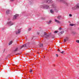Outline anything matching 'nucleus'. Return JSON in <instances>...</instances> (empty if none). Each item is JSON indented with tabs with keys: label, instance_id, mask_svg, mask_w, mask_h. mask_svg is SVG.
Returning a JSON list of instances; mask_svg holds the SVG:
<instances>
[{
	"label": "nucleus",
	"instance_id": "obj_1",
	"mask_svg": "<svg viewBox=\"0 0 79 79\" xmlns=\"http://www.w3.org/2000/svg\"><path fill=\"white\" fill-rule=\"evenodd\" d=\"M41 7L42 8H43V9H49L50 8L49 6L45 5L41 6Z\"/></svg>",
	"mask_w": 79,
	"mask_h": 79
},
{
	"label": "nucleus",
	"instance_id": "obj_2",
	"mask_svg": "<svg viewBox=\"0 0 79 79\" xmlns=\"http://www.w3.org/2000/svg\"><path fill=\"white\" fill-rule=\"evenodd\" d=\"M79 8V4H77L75 6L72 7L73 10H77Z\"/></svg>",
	"mask_w": 79,
	"mask_h": 79
},
{
	"label": "nucleus",
	"instance_id": "obj_3",
	"mask_svg": "<svg viewBox=\"0 0 79 79\" xmlns=\"http://www.w3.org/2000/svg\"><path fill=\"white\" fill-rule=\"evenodd\" d=\"M45 2H46V3H49V4L50 3H52V2H53L52 0H45Z\"/></svg>",
	"mask_w": 79,
	"mask_h": 79
},
{
	"label": "nucleus",
	"instance_id": "obj_4",
	"mask_svg": "<svg viewBox=\"0 0 79 79\" xmlns=\"http://www.w3.org/2000/svg\"><path fill=\"white\" fill-rule=\"evenodd\" d=\"M7 24L9 26H12V25H13V23L11 22L10 21L7 23Z\"/></svg>",
	"mask_w": 79,
	"mask_h": 79
},
{
	"label": "nucleus",
	"instance_id": "obj_5",
	"mask_svg": "<svg viewBox=\"0 0 79 79\" xmlns=\"http://www.w3.org/2000/svg\"><path fill=\"white\" fill-rule=\"evenodd\" d=\"M18 16H19V15L18 14H16L14 16V17L13 18V19H16V18H17V17H18Z\"/></svg>",
	"mask_w": 79,
	"mask_h": 79
},
{
	"label": "nucleus",
	"instance_id": "obj_6",
	"mask_svg": "<svg viewBox=\"0 0 79 79\" xmlns=\"http://www.w3.org/2000/svg\"><path fill=\"white\" fill-rule=\"evenodd\" d=\"M68 37L65 38L64 40V42H66L68 41Z\"/></svg>",
	"mask_w": 79,
	"mask_h": 79
},
{
	"label": "nucleus",
	"instance_id": "obj_7",
	"mask_svg": "<svg viewBox=\"0 0 79 79\" xmlns=\"http://www.w3.org/2000/svg\"><path fill=\"white\" fill-rule=\"evenodd\" d=\"M26 47V44H25L23 46H21V47L20 48V49H22V48H23V47Z\"/></svg>",
	"mask_w": 79,
	"mask_h": 79
},
{
	"label": "nucleus",
	"instance_id": "obj_8",
	"mask_svg": "<svg viewBox=\"0 0 79 79\" xmlns=\"http://www.w3.org/2000/svg\"><path fill=\"white\" fill-rule=\"evenodd\" d=\"M21 32V29H18V31L16 32V34H19Z\"/></svg>",
	"mask_w": 79,
	"mask_h": 79
},
{
	"label": "nucleus",
	"instance_id": "obj_9",
	"mask_svg": "<svg viewBox=\"0 0 79 79\" xmlns=\"http://www.w3.org/2000/svg\"><path fill=\"white\" fill-rule=\"evenodd\" d=\"M55 22H56V23H59V24H60V21L56 20V19H55Z\"/></svg>",
	"mask_w": 79,
	"mask_h": 79
},
{
	"label": "nucleus",
	"instance_id": "obj_10",
	"mask_svg": "<svg viewBox=\"0 0 79 79\" xmlns=\"http://www.w3.org/2000/svg\"><path fill=\"white\" fill-rule=\"evenodd\" d=\"M50 13H54V11H53V9H51L50 10Z\"/></svg>",
	"mask_w": 79,
	"mask_h": 79
},
{
	"label": "nucleus",
	"instance_id": "obj_11",
	"mask_svg": "<svg viewBox=\"0 0 79 79\" xmlns=\"http://www.w3.org/2000/svg\"><path fill=\"white\" fill-rule=\"evenodd\" d=\"M44 35H46V38H47L48 37H49V35H47V33L46 32H44Z\"/></svg>",
	"mask_w": 79,
	"mask_h": 79
},
{
	"label": "nucleus",
	"instance_id": "obj_12",
	"mask_svg": "<svg viewBox=\"0 0 79 79\" xmlns=\"http://www.w3.org/2000/svg\"><path fill=\"white\" fill-rule=\"evenodd\" d=\"M19 50H18V48H16L14 52H16L17 51H18Z\"/></svg>",
	"mask_w": 79,
	"mask_h": 79
},
{
	"label": "nucleus",
	"instance_id": "obj_13",
	"mask_svg": "<svg viewBox=\"0 0 79 79\" xmlns=\"http://www.w3.org/2000/svg\"><path fill=\"white\" fill-rule=\"evenodd\" d=\"M6 13L7 14H9V13H10V10H7L6 11Z\"/></svg>",
	"mask_w": 79,
	"mask_h": 79
},
{
	"label": "nucleus",
	"instance_id": "obj_14",
	"mask_svg": "<svg viewBox=\"0 0 79 79\" xmlns=\"http://www.w3.org/2000/svg\"><path fill=\"white\" fill-rule=\"evenodd\" d=\"M12 43H13V41H11L9 43V45H11Z\"/></svg>",
	"mask_w": 79,
	"mask_h": 79
},
{
	"label": "nucleus",
	"instance_id": "obj_15",
	"mask_svg": "<svg viewBox=\"0 0 79 79\" xmlns=\"http://www.w3.org/2000/svg\"><path fill=\"white\" fill-rule=\"evenodd\" d=\"M60 0L61 2H62L63 3H66L65 1H64V0Z\"/></svg>",
	"mask_w": 79,
	"mask_h": 79
},
{
	"label": "nucleus",
	"instance_id": "obj_16",
	"mask_svg": "<svg viewBox=\"0 0 79 79\" xmlns=\"http://www.w3.org/2000/svg\"><path fill=\"white\" fill-rule=\"evenodd\" d=\"M69 26H74V25L73 24L71 23L69 24Z\"/></svg>",
	"mask_w": 79,
	"mask_h": 79
},
{
	"label": "nucleus",
	"instance_id": "obj_17",
	"mask_svg": "<svg viewBox=\"0 0 79 79\" xmlns=\"http://www.w3.org/2000/svg\"><path fill=\"white\" fill-rule=\"evenodd\" d=\"M52 22V20H50L48 22V24H50L51 23V22Z\"/></svg>",
	"mask_w": 79,
	"mask_h": 79
},
{
	"label": "nucleus",
	"instance_id": "obj_18",
	"mask_svg": "<svg viewBox=\"0 0 79 79\" xmlns=\"http://www.w3.org/2000/svg\"><path fill=\"white\" fill-rule=\"evenodd\" d=\"M60 18H61V16H59L57 17V18L58 19H60Z\"/></svg>",
	"mask_w": 79,
	"mask_h": 79
},
{
	"label": "nucleus",
	"instance_id": "obj_19",
	"mask_svg": "<svg viewBox=\"0 0 79 79\" xmlns=\"http://www.w3.org/2000/svg\"><path fill=\"white\" fill-rule=\"evenodd\" d=\"M40 47H43V44H40Z\"/></svg>",
	"mask_w": 79,
	"mask_h": 79
},
{
	"label": "nucleus",
	"instance_id": "obj_20",
	"mask_svg": "<svg viewBox=\"0 0 79 79\" xmlns=\"http://www.w3.org/2000/svg\"><path fill=\"white\" fill-rule=\"evenodd\" d=\"M63 33H64V31H63L60 32V34H63Z\"/></svg>",
	"mask_w": 79,
	"mask_h": 79
},
{
	"label": "nucleus",
	"instance_id": "obj_21",
	"mask_svg": "<svg viewBox=\"0 0 79 79\" xmlns=\"http://www.w3.org/2000/svg\"><path fill=\"white\" fill-rule=\"evenodd\" d=\"M57 32H58V31H54V34H56V33H57Z\"/></svg>",
	"mask_w": 79,
	"mask_h": 79
},
{
	"label": "nucleus",
	"instance_id": "obj_22",
	"mask_svg": "<svg viewBox=\"0 0 79 79\" xmlns=\"http://www.w3.org/2000/svg\"><path fill=\"white\" fill-rule=\"evenodd\" d=\"M30 73H32V70H30Z\"/></svg>",
	"mask_w": 79,
	"mask_h": 79
},
{
	"label": "nucleus",
	"instance_id": "obj_23",
	"mask_svg": "<svg viewBox=\"0 0 79 79\" xmlns=\"http://www.w3.org/2000/svg\"><path fill=\"white\" fill-rule=\"evenodd\" d=\"M64 51H62V52H60V53H64Z\"/></svg>",
	"mask_w": 79,
	"mask_h": 79
},
{
	"label": "nucleus",
	"instance_id": "obj_24",
	"mask_svg": "<svg viewBox=\"0 0 79 79\" xmlns=\"http://www.w3.org/2000/svg\"><path fill=\"white\" fill-rule=\"evenodd\" d=\"M31 28H30L28 29V31H31Z\"/></svg>",
	"mask_w": 79,
	"mask_h": 79
},
{
	"label": "nucleus",
	"instance_id": "obj_25",
	"mask_svg": "<svg viewBox=\"0 0 79 79\" xmlns=\"http://www.w3.org/2000/svg\"><path fill=\"white\" fill-rule=\"evenodd\" d=\"M10 2H13L14 1H15V0H10Z\"/></svg>",
	"mask_w": 79,
	"mask_h": 79
},
{
	"label": "nucleus",
	"instance_id": "obj_26",
	"mask_svg": "<svg viewBox=\"0 0 79 79\" xmlns=\"http://www.w3.org/2000/svg\"><path fill=\"white\" fill-rule=\"evenodd\" d=\"M76 42L77 43H79V40H77L76 41Z\"/></svg>",
	"mask_w": 79,
	"mask_h": 79
},
{
	"label": "nucleus",
	"instance_id": "obj_27",
	"mask_svg": "<svg viewBox=\"0 0 79 79\" xmlns=\"http://www.w3.org/2000/svg\"><path fill=\"white\" fill-rule=\"evenodd\" d=\"M69 16L71 17L72 16V15L71 14H69Z\"/></svg>",
	"mask_w": 79,
	"mask_h": 79
},
{
	"label": "nucleus",
	"instance_id": "obj_28",
	"mask_svg": "<svg viewBox=\"0 0 79 79\" xmlns=\"http://www.w3.org/2000/svg\"><path fill=\"white\" fill-rule=\"evenodd\" d=\"M59 29V30H61V27Z\"/></svg>",
	"mask_w": 79,
	"mask_h": 79
},
{
	"label": "nucleus",
	"instance_id": "obj_29",
	"mask_svg": "<svg viewBox=\"0 0 79 79\" xmlns=\"http://www.w3.org/2000/svg\"><path fill=\"white\" fill-rule=\"evenodd\" d=\"M56 9L55 8V9H54V11H56Z\"/></svg>",
	"mask_w": 79,
	"mask_h": 79
},
{
	"label": "nucleus",
	"instance_id": "obj_30",
	"mask_svg": "<svg viewBox=\"0 0 79 79\" xmlns=\"http://www.w3.org/2000/svg\"><path fill=\"white\" fill-rule=\"evenodd\" d=\"M37 34H40L39 32H37Z\"/></svg>",
	"mask_w": 79,
	"mask_h": 79
},
{
	"label": "nucleus",
	"instance_id": "obj_31",
	"mask_svg": "<svg viewBox=\"0 0 79 79\" xmlns=\"http://www.w3.org/2000/svg\"><path fill=\"white\" fill-rule=\"evenodd\" d=\"M56 55L57 57H58V54H56Z\"/></svg>",
	"mask_w": 79,
	"mask_h": 79
},
{
	"label": "nucleus",
	"instance_id": "obj_32",
	"mask_svg": "<svg viewBox=\"0 0 79 79\" xmlns=\"http://www.w3.org/2000/svg\"><path fill=\"white\" fill-rule=\"evenodd\" d=\"M52 7H53V8H54V6H53V5H52Z\"/></svg>",
	"mask_w": 79,
	"mask_h": 79
},
{
	"label": "nucleus",
	"instance_id": "obj_33",
	"mask_svg": "<svg viewBox=\"0 0 79 79\" xmlns=\"http://www.w3.org/2000/svg\"><path fill=\"white\" fill-rule=\"evenodd\" d=\"M45 19V18H44L43 19Z\"/></svg>",
	"mask_w": 79,
	"mask_h": 79
},
{
	"label": "nucleus",
	"instance_id": "obj_34",
	"mask_svg": "<svg viewBox=\"0 0 79 79\" xmlns=\"http://www.w3.org/2000/svg\"><path fill=\"white\" fill-rule=\"evenodd\" d=\"M58 51H59V52H60V49H58Z\"/></svg>",
	"mask_w": 79,
	"mask_h": 79
},
{
	"label": "nucleus",
	"instance_id": "obj_35",
	"mask_svg": "<svg viewBox=\"0 0 79 79\" xmlns=\"http://www.w3.org/2000/svg\"><path fill=\"white\" fill-rule=\"evenodd\" d=\"M45 56H44V58H45Z\"/></svg>",
	"mask_w": 79,
	"mask_h": 79
}]
</instances>
